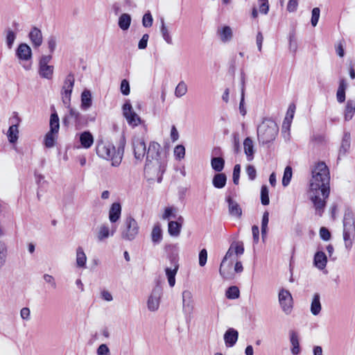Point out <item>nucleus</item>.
<instances>
[{
  "label": "nucleus",
  "instance_id": "f257e3e1",
  "mask_svg": "<svg viewBox=\"0 0 355 355\" xmlns=\"http://www.w3.org/2000/svg\"><path fill=\"white\" fill-rule=\"evenodd\" d=\"M311 174L308 194L315 214L322 216L330 194V172L324 162H319L313 166Z\"/></svg>",
  "mask_w": 355,
  "mask_h": 355
},
{
  "label": "nucleus",
  "instance_id": "f03ea898",
  "mask_svg": "<svg viewBox=\"0 0 355 355\" xmlns=\"http://www.w3.org/2000/svg\"><path fill=\"white\" fill-rule=\"evenodd\" d=\"M166 158L162 153V147L156 141L148 144L147 157L144 166V174L148 181L157 180L160 183L166 170Z\"/></svg>",
  "mask_w": 355,
  "mask_h": 355
},
{
  "label": "nucleus",
  "instance_id": "7ed1b4c3",
  "mask_svg": "<svg viewBox=\"0 0 355 355\" xmlns=\"http://www.w3.org/2000/svg\"><path fill=\"white\" fill-rule=\"evenodd\" d=\"M125 143V136L122 135L119 139L117 150H116L112 144L100 141L96 145V154L103 159L110 160L112 166H118L122 161Z\"/></svg>",
  "mask_w": 355,
  "mask_h": 355
},
{
  "label": "nucleus",
  "instance_id": "20e7f679",
  "mask_svg": "<svg viewBox=\"0 0 355 355\" xmlns=\"http://www.w3.org/2000/svg\"><path fill=\"white\" fill-rule=\"evenodd\" d=\"M278 126L272 120H265L257 128V137L259 143L266 144L275 140L278 133Z\"/></svg>",
  "mask_w": 355,
  "mask_h": 355
},
{
  "label": "nucleus",
  "instance_id": "39448f33",
  "mask_svg": "<svg viewBox=\"0 0 355 355\" xmlns=\"http://www.w3.org/2000/svg\"><path fill=\"white\" fill-rule=\"evenodd\" d=\"M139 232L137 220L131 216H127L121 227V239L131 241L136 239Z\"/></svg>",
  "mask_w": 355,
  "mask_h": 355
},
{
  "label": "nucleus",
  "instance_id": "423d86ee",
  "mask_svg": "<svg viewBox=\"0 0 355 355\" xmlns=\"http://www.w3.org/2000/svg\"><path fill=\"white\" fill-rule=\"evenodd\" d=\"M132 146L135 159L141 162L146 156L147 157L148 148L143 138L134 137L132 139Z\"/></svg>",
  "mask_w": 355,
  "mask_h": 355
},
{
  "label": "nucleus",
  "instance_id": "0eeeda50",
  "mask_svg": "<svg viewBox=\"0 0 355 355\" xmlns=\"http://www.w3.org/2000/svg\"><path fill=\"white\" fill-rule=\"evenodd\" d=\"M52 56L42 55L39 62V74L42 78L50 80L53 77L54 67L49 65V62L51 60Z\"/></svg>",
  "mask_w": 355,
  "mask_h": 355
},
{
  "label": "nucleus",
  "instance_id": "6e6552de",
  "mask_svg": "<svg viewBox=\"0 0 355 355\" xmlns=\"http://www.w3.org/2000/svg\"><path fill=\"white\" fill-rule=\"evenodd\" d=\"M123 115L128 123L132 126H137L141 123L140 117L133 110L131 103L127 101L122 107Z\"/></svg>",
  "mask_w": 355,
  "mask_h": 355
},
{
  "label": "nucleus",
  "instance_id": "1a4fd4ad",
  "mask_svg": "<svg viewBox=\"0 0 355 355\" xmlns=\"http://www.w3.org/2000/svg\"><path fill=\"white\" fill-rule=\"evenodd\" d=\"M169 261L171 266L165 268V272L169 286L171 287H173L175 284V275L179 269L178 257L176 255L172 254L169 257Z\"/></svg>",
  "mask_w": 355,
  "mask_h": 355
},
{
  "label": "nucleus",
  "instance_id": "9d476101",
  "mask_svg": "<svg viewBox=\"0 0 355 355\" xmlns=\"http://www.w3.org/2000/svg\"><path fill=\"white\" fill-rule=\"evenodd\" d=\"M279 302L283 311L288 315L293 309V297L291 293L286 289H281L279 292Z\"/></svg>",
  "mask_w": 355,
  "mask_h": 355
},
{
  "label": "nucleus",
  "instance_id": "9b49d317",
  "mask_svg": "<svg viewBox=\"0 0 355 355\" xmlns=\"http://www.w3.org/2000/svg\"><path fill=\"white\" fill-rule=\"evenodd\" d=\"M162 295V288L159 284L156 285L153 289L150 295L148 297L147 305L150 311H155L158 309L160 303V298Z\"/></svg>",
  "mask_w": 355,
  "mask_h": 355
},
{
  "label": "nucleus",
  "instance_id": "f8f14e48",
  "mask_svg": "<svg viewBox=\"0 0 355 355\" xmlns=\"http://www.w3.org/2000/svg\"><path fill=\"white\" fill-rule=\"evenodd\" d=\"M229 214L236 219H240L242 216V208L240 205L234 200L230 196L226 197Z\"/></svg>",
  "mask_w": 355,
  "mask_h": 355
},
{
  "label": "nucleus",
  "instance_id": "ddd939ff",
  "mask_svg": "<svg viewBox=\"0 0 355 355\" xmlns=\"http://www.w3.org/2000/svg\"><path fill=\"white\" fill-rule=\"evenodd\" d=\"M343 231L355 232V218L352 211L347 210L345 212L343 217Z\"/></svg>",
  "mask_w": 355,
  "mask_h": 355
},
{
  "label": "nucleus",
  "instance_id": "4468645a",
  "mask_svg": "<svg viewBox=\"0 0 355 355\" xmlns=\"http://www.w3.org/2000/svg\"><path fill=\"white\" fill-rule=\"evenodd\" d=\"M351 146V135L349 132H344L341 141V144L338 152V159L340 157L345 156L349 151Z\"/></svg>",
  "mask_w": 355,
  "mask_h": 355
},
{
  "label": "nucleus",
  "instance_id": "2eb2a0df",
  "mask_svg": "<svg viewBox=\"0 0 355 355\" xmlns=\"http://www.w3.org/2000/svg\"><path fill=\"white\" fill-rule=\"evenodd\" d=\"M16 55L19 60H28L32 57L31 49L26 43H21L16 50Z\"/></svg>",
  "mask_w": 355,
  "mask_h": 355
},
{
  "label": "nucleus",
  "instance_id": "dca6fc26",
  "mask_svg": "<svg viewBox=\"0 0 355 355\" xmlns=\"http://www.w3.org/2000/svg\"><path fill=\"white\" fill-rule=\"evenodd\" d=\"M115 232V229L110 230L108 225H101L98 227L96 232V239L98 241L103 242L105 239H108L110 236L114 235Z\"/></svg>",
  "mask_w": 355,
  "mask_h": 355
},
{
  "label": "nucleus",
  "instance_id": "f3484780",
  "mask_svg": "<svg viewBox=\"0 0 355 355\" xmlns=\"http://www.w3.org/2000/svg\"><path fill=\"white\" fill-rule=\"evenodd\" d=\"M183 311L186 313H191L193 310V295L191 291H184L182 292Z\"/></svg>",
  "mask_w": 355,
  "mask_h": 355
},
{
  "label": "nucleus",
  "instance_id": "a211bd4d",
  "mask_svg": "<svg viewBox=\"0 0 355 355\" xmlns=\"http://www.w3.org/2000/svg\"><path fill=\"white\" fill-rule=\"evenodd\" d=\"M239 333L234 329L230 328L224 334V340L226 346L233 347L238 340Z\"/></svg>",
  "mask_w": 355,
  "mask_h": 355
},
{
  "label": "nucleus",
  "instance_id": "6ab92c4d",
  "mask_svg": "<svg viewBox=\"0 0 355 355\" xmlns=\"http://www.w3.org/2000/svg\"><path fill=\"white\" fill-rule=\"evenodd\" d=\"M29 38L35 48L39 47L42 44V34L37 27L32 28L29 33Z\"/></svg>",
  "mask_w": 355,
  "mask_h": 355
},
{
  "label": "nucleus",
  "instance_id": "aec40b11",
  "mask_svg": "<svg viewBox=\"0 0 355 355\" xmlns=\"http://www.w3.org/2000/svg\"><path fill=\"white\" fill-rule=\"evenodd\" d=\"M121 206L119 202H114L109 211V219L111 223H116L121 217Z\"/></svg>",
  "mask_w": 355,
  "mask_h": 355
},
{
  "label": "nucleus",
  "instance_id": "412c9836",
  "mask_svg": "<svg viewBox=\"0 0 355 355\" xmlns=\"http://www.w3.org/2000/svg\"><path fill=\"white\" fill-rule=\"evenodd\" d=\"M321 310L322 304L320 302V295L318 293H315L313 295L310 311L312 315H318L321 312Z\"/></svg>",
  "mask_w": 355,
  "mask_h": 355
},
{
  "label": "nucleus",
  "instance_id": "4be33fe9",
  "mask_svg": "<svg viewBox=\"0 0 355 355\" xmlns=\"http://www.w3.org/2000/svg\"><path fill=\"white\" fill-rule=\"evenodd\" d=\"M313 263L315 267L320 270H322L326 267L327 263V257L324 252L318 251L315 254Z\"/></svg>",
  "mask_w": 355,
  "mask_h": 355
},
{
  "label": "nucleus",
  "instance_id": "5701e85b",
  "mask_svg": "<svg viewBox=\"0 0 355 355\" xmlns=\"http://www.w3.org/2000/svg\"><path fill=\"white\" fill-rule=\"evenodd\" d=\"M244 152L246 155L248 161H252L254 159V145L253 141L250 137L245 139L243 141Z\"/></svg>",
  "mask_w": 355,
  "mask_h": 355
},
{
  "label": "nucleus",
  "instance_id": "b1692460",
  "mask_svg": "<svg viewBox=\"0 0 355 355\" xmlns=\"http://www.w3.org/2000/svg\"><path fill=\"white\" fill-rule=\"evenodd\" d=\"M233 248H234V245H231L230 248H229V250L226 252L225 256L223 259L222 262H221L220 266L219 273L225 279H230V276L229 275V273L225 271V270L224 269V267H225V262H226L227 259L228 258H230L232 255V254L234 252Z\"/></svg>",
  "mask_w": 355,
  "mask_h": 355
},
{
  "label": "nucleus",
  "instance_id": "393cba45",
  "mask_svg": "<svg viewBox=\"0 0 355 355\" xmlns=\"http://www.w3.org/2000/svg\"><path fill=\"white\" fill-rule=\"evenodd\" d=\"M227 182V176L225 173H218L215 174L212 179V184L216 189L223 188Z\"/></svg>",
  "mask_w": 355,
  "mask_h": 355
},
{
  "label": "nucleus",
  "instance_id": "a878e982",
  "mask_svg": "<svg viewBox=\"0 0 355 355\" xmlns=\"http://www.w3.org/2000/svg\"><path fill=\"white\" fill-rule=\"evenodd\" d=\"M80 141L83 148H89L94 143V137L89 132L85 131L80 135Z\"/></svg>",
  "mask_w": 355,
  "mask_h": 355
},
{
  "label": "nucleus",
  "instance_id": "bb28decb",
  "mask_svg": "<svg viewBox=\"0 0 355 355\" xmlns=\"http://www.w3.org/2000/svg\"><path fill=\"white\" fill-rule=\"evenodd\" d=\"M355 113V101L348 100L344 112V119L345 121H350Z\"/></svg>",
  "mask_w": 355,
  "mask_h": 355
},
{
  "label": "nucleus",
  "instance_id": "cd10ccee",
  "mask_svg": "<svg viewBox=\"0 0 355 355\" xmlns=\"http://www.w3.org/2000/svg\"><path fill=\"white\" fill-rule=\"evenodd\" d=\"M68 108H69V113L71 118L72 122L75 123V125L76 127L81 125L85 121L84 117L76 110H75L71 107H69Z\"/></svg>",
  "mask_w": 355,
  "mask_h": 355
},
{
  "label": "nucleus",
  "instance_id": "c85d7f7f",
  "mask_svg": "<svg viewBox=\"0 0 355 355\" xmlns=\"http://www.w3.org/2000/svg\"><path fill=\"white\" fill-rule=\"evenodd\" d=\"M130 24L131 17L129 14L123 13L119 17L118 25L121 30L127 31L130 28Z\"/></svg>",
  "mask_w": 355,
  "mask_h": 355
},
{
  "label": "nucleus",
  "instance_id": "c756f323",
  "mask_svg": "<svg viewBox=\"0 0 355 355\" xmlns=\"http://www.w3.org/2000/svg\"><path fill=\"white\" fill-rule=\"evenodd\" d=\"M49 126V132L58 134L60 129V121L58 115L55 112L51 114Z\"/></svg>",
  "mask_w": 355,
  "mask_h": 355
},
{
  "label": "nucleus",
  "instance_id": "7c9ffc66",
  "mask_svg": "<svg viewBox=\"0 0 355 355\" xmlns=\"http://www.w3.org/2000/svg\"><path fill=\"white\" fill-rule=\"evenodd\" d=\"M290 340H291V343L293 346V347L291 349V352L294 355L298 354L300 352V349L298 336L295 331H290Z\"/></svg>",
  "mask_w": 355,
  "mask_h": 355
},
{
  "label": "nucleus",
  "instance_id": "2f4dec72",
  "mask_svg": "<svg viewBox=\"0 0 355 355\" xmlns=\"http://www.w3.org/2000/svg\"><path fill=\"white\" fill-rule=\"evenodd\" d=\"M92 95L91 92L85 89L81 94V107L83 110H87L92 105Z\"/></svg>",
  "mask_w": 355,
  "mask_h": 355
},
{
  "label": "nucleus",
  "instance_id": "473e14b6",
  "mask_svg": "<svg viewBox=\"0 0 355 355\" xmlns=\"http://www.w3.org/2000/svg\"><path fill=\"white\" fill-rule=\"evenodd\" d=\"M87 257L82 247L76 250V264L78 268H85Z\"/></svg>",
  "mask_w": 355,
  "mask_h": 355
},
{
  "label": "nucleus",
  "instance_id": "72a5a7b5",
  "mask_svg": "<svg viewBox=\"0 0 355 355\" xmlns=\"http://www.w3.org/2000/svg\"><path fill=\"white\" fill-rule=\"evenodd\" d=\"M211 166L212 168L216 172H220L223 170L225 166V160L220 157H214L211 159Z\"/></svg>",
  "mask_w": 355,
  "mask_h": 355
},
{
  "label": "nucleus",
  "instance_id": "f704fd0d",
  "mask_svg": "<svg viewBox=\"0 0 355 355\" xmlns=\"http://www.w3.org/2000/svg\"><path fill=\"white\" fill-rule=\"evenodd\" d=\"M354 239L355 232L351 233V232L343 231L345 247L347 250H350L352 249Z\"/></svg>",
  "mask_w": 355,
  "mask_h": 355
},
{
  "label": "nucleus",
  "instance_id": "c9c22d12",
  "mask_svg": "<svg viewBox=\"0 0 355 355\" xmlns=\"http://www.w3.org/2000/svg\"><path fill=\"white\" fill-rule=\"evenodd\" d=\"M160 32H161V34H162V36L164 40L168 44H173L172 37L170 34V32H169L168 28L166 26L164 20L163 19H161Z\"/></svg>",
  "mask_w": 355,
  "mask_h": 355
},
{
  "label": "nucleus",
  "instance_id": "e433bc0d",
  "mask_svg": "<svg viewBox=\"0 0 355 355\" xmlns=\"http://www.w3.org/2000/svg\"><path fill=\"white\" fill-rule=\"evenodd\" d=\"M18 134L19 130L17 125H12L10 126L7 133L9 142L11 144L17 142L18 139Z\"/></svg>",
  "mask_w": 355,
  "mask_h": 355
},
{
  "label": "nucleus",
  "instance_id": "4c0bfd02",
  "mask_svg": "<svg viewBox=\"0 0 355 355\" xmlns=\"http://www.w3.org/2000/svg\"><path fill=\"white\" fill-rule=\"evenodd\" d=\"M182 227L180 222L169 221L168 225V234L172 236H178L180 233Z\"/></svg>",
  "mask_w": 355,
  "mask_h": 355
},
{
  "label": "nucleus",
  "instance_id": "58836bf2",
  "mask_svg": "<svg viewBox=\"0 0 355 355\" xmlns=\"http://www.w3.org/2000/svg\"><path fill=\"white\" fill-rule=\"evenodd\" d=\"M57 137L58 134L49 131L44 137V146L49 148L53 147Z\"/></svg>",
  "mask_w": 355,
  "mask_h": 355
},
{
  "label": "nucleus",
  "instance_id": "ea45409f",
  "mask_svg": "<svg viewBox=\"0 0 355 355\" xmlns=\"http://www.w3.org/2000/svg\"><path fill=\"white\" fill-rule=\"evenodd\" d=\"M220 40L223 42H228L232 38V31L230 26H224L220 31H218Z\"/></svg>",
  "mask_w": 355,
  "mask_h": 355
},
{
  "label": "nucleus",
  "instance_id": "a19ab883",
  "mask_svg": "<svg viewBox=\"0 0 355 355\" xmlns=\"http://www.w3.org/2000/svg\"><path fill=\"white\" fill-rule=\"evenodd\" d=\"M152 241L155 243H159L162 239V230L159 225H155L151 233Z\"/></svg>",
  "mask_w": 355,
  "mask_h": 355
},
{
  "label": "nucleus",
  "instance_id": "79ce46f5",
  "mask_svg": "<svg viewBox=\"0 0 355 355\" xmlns=\"http://www.w3.org/2000/svg\"><path fill=\"white\" fill-rule=\"evenodd\" d=\"M6 42L7 46L9 49H12L14 42L16 39V33H15L10 28H7L6 30Z\"/></svg>",
  "mask_w": 355,
  "mask_h": 355
},
{
  "label": "nucleus",
  "instance_id": "37998d69",
  "mask_svg": "<svg viewBox=\"0 0 355 355\" xmlns=\"http://www.w3.org/2000/svg\"><path fill=\"white\" fill-rule=\"evenodd\" d=\"M268 221L269 213L266 211L263 213L261 220V235L263 239L266 236Z\"/></svg>",
  "mask_w": 355,
  "mask_h": 355
},
{
  "label": "nucleus",
  "instance_id": "c03bdc74",
  "mask_svg": "<svg viewBox=\"0 0 355 355\" xmlns=\"http://www.w3.org/2000/svg\"><path fill=\"white\" fill-rule=\"evenodd\" d=\"M292 168L290 166H287L284 172V175L282 178V185L284 187H286L289 184L292 178Z\"/></svg>",
  "mask_w": 355,
  "mask_h": 355
},
{
  "label": "nucleus",
  "instance_id": "a18cd8bd",
  "mask_svg": "<svg viewBox=\"0 0 355 355\" xmlns=\"http://www.w3.org/2000/svg\"><path fill=\"white\" fill-rule=\"evenodd\" d=\"M187 92V86L184 81H180L177 85L175 90V95L180 98L186 94Z\"/></svg>",
  "mask_w": 355,
  "mask_h": 355
},
{
  "label": "nucleus",
  "instance_id": "49530a36",
  "mask_svg": "<svg viewBox=\"0 0 355 355\" xmlns=\"http://www.w3.org/2000/svg\"><path fill=\"white\" fill-rule=\"evenodd\" d=\"M74 82H75V79H74V76L72 73H69L64 82V85L62 86V90L64 91V90H69V91H71L72 92V89H73V85H74Z\"/></svg>",
  "mask_w": 355,
  "mask_h": 355
},
{
  "label": "nucleus",
  "instance_id": "de8ad7c7",
  "mask_svg": "<svg viewBox=\"0 0 355 355\" xmlns=\"http://www.w3.org/2000/svg\"><path fill=\"white\" fill-rule=\"evenodd\" d=\"M269 191L266 185H263L261 189V202L263 205H268L270 202Z\"/></svg>",
  "mask_w": 355,
  "mask_h": 355
},
{
  "label": "nucleus",
  "instance_id": "09e8293b",
  "mask_svg": "<svg viewBox=\"0 0 355 355\" xmlns=\"http://www.w3.org/2000/svg\"><path fill=\"white\" fill-rule=\"evenodd\" d=\"M228 299H236L239 297V290L235 286H230L227 288L225 293Z\"/></svg>",
  "mask_w": 355,
  "mask_h": 355
},
{
  "label": "nucleus",
  "instance_id": "8fccbe9b",
  "mask_svg": "<svg viewBox=\"0 0 355 355\" xmlns=\"http://www.w3.org/2000/svg\"><path fill=\"white\" fill-rule=\"evenodd\" d=\"M7 257V248L6 245L0 241V270L4 266Z\"/></svg>",
  "mask_w": 355,
  "mask_h": 355
},
{
  "label": "nucleus",
  "instance_id": "3c124183",
  "mask_svg": "<svg viewBox=\"0 0 355 355\" xmlns=\"http://www.w3.org/2000/svg\"><path fill=\"white\" fill-rule=\"evenodd\" d=\"M171 218H176V209L173 207H166L162 216L163 220H169Z\"/></svg>",
  "mask_w": 355,
  "mask_h": 355
},
{
  "label": "nucleus",
  "instance_id": "603ef678",
  "mask_svg": "<svg viewBox=\"0 0 355 355\" xmlns=\"http://www.w3.org/2000/svg\"><path fill=\"white\" fill-rule=\"evenodd\" d=\"M244 95H245V80L242 78L241 98L239 103L240 113L244 116L246 114V110L244 107Z\"/></svg>",
  "mask_w": 355,
  "mask_h": 355
},
{
  "label": "nucleus",
  "instance_id": "864d4df0",
  "mask_svg": "<svg viewBox=\"0 0 355 355\" xmlns=\"http://www.w3.org/2000/svg\"><path fill=\"white\" fill-rule=\"evenodd\" d=\"M153 22V19L152 15L150 14V12L149 11H148L143 16L142 25L145 28H149V27L152 26Z\"/></svg>",
  "mask_w": 355,
  "mask_h": 355
},
{
  "label": "nucleus",
  "instance_id": "5fc2aeb1",
  "mask_svg": "<svg viewBox=\"0 0 355 355\" xmlns=\"http://www.w3.org/2000/svg\"><path fill=\"white\" fill-rule=\"evenodd\" d=\"M71 93H72V92L69 91V89L64 90V91L62 90L61 94H62V102L67 107H70Z\"/></svg>",
  "mask_w": 355,
  "mask_h": 355
},
{
  "label": "nucleus",
  "instance_id": "6e6d98bb",
  "mask_svg": "<svg viewBox=\"0 0 355 355\" xmlns=\"http://www.w3.org/2000/svg\"><path fill=\"white\" fill-rule=\"evenodd\" d=\"M320 10L319 8H314L311 12V25L315 26L318 22L320 18Z\"/></svg>",
  "mask_w": 355,
  "mask_h": 355
},
{
  "label": "nucleus",
  "instance_id": "4d7b16f0",
  "mask_svg": "<svg viewBox=\"0 0 355 355\" xmlns=\"http://www.w3.org/2000/svg\"><path fill=\"white\" fill-rule=\"evenodd\" d=\"M174 155L178 159H181L184 157L185 148L183 145H178L174 148Z\"/></svg>",
  "mask_w": 355,
  "mask_h": 355
},
{
  "label": "nucleus",
  "instance_id": "13d9d810",
  "mask_svg": "<svg viewBox=\"0 0 355 355\" xmlns=\"http://www.w3.org/2000/svg\"><path fill=\"white\" fill-rule=\"evenodd\" d=\"M240 173H241V166H240V164H236L234 167L233 175H232L233 182L236 185L239 184Z\"/></svg>",
  "mask_w": 355,
  "mask_h": 355
},
{
  "label": "nucleus",
  "instance_id": "bf43d9fd",
  "mask_svg": "<svg viewBox=\"0 0 355 355\" xmlns=\"http://www.w3.org/2000/svg\"><path fill=\"white\" fill-rule=\"evenodd\" d=\"M231 245H234L233 251L237 255H241L244 252V247L242 241L233 242Z\"/></svg>",
  "mask_w": 355,
  "mask_h": 355
},
{
  "label": "nucleus",
  "instance_id": "052dcab7",
  "mask_svg": "<svg viewBox=\"0 0 355 355\" xmlns=\"http://www.w3.org/2000/svg\"><path fill=\"white\" fill-rule=\"evenodd\" d=\"M120 89L121 93L127 96L130 94V85L126 79H123L121 83Z\"/></svg>",
  "mask_w": 355,
  "mask_h": 355
},
{
  "label": "nucleus",
  "instance_id": "680f3d73",
  "mask_svg": "<svg viewBox=\"0 0 355 355\" xmlns=\"http://www.w3.org/2000/svg\"><path fill=\"white\" fill-rule=\"evenodd\" d=\"M207 260V251L206 249H202L199 252V265L200 266H205Z\"/></svg>",
  "mask_w": 355,
  "mask_h": 355
},
{
  "label": "nucleus",
  "instance_id": "e2e57ef3",
  "mask_svg": "<svg viewBox=\"0 0 355 355\" xmlns=\"http://www.w3.org/2000/svg\"><path fill=\"white\" fill-rule=\"evenodd\" d=\"M320 236L324 241H329L331 239V233L329 230L324 227L320 229Z\"/></svg>",
  "mask_w": 355,
  "mask_h": 355
},
{
  "label": "nucleus",
  "instance_id": "0e129e2a",
  "mask_svg": "<svg viewBox=\"0 0 355 355\" xmlns=\"http://www.w3.org/2000/svg\"><path fill=\"white\" fill-rule=\"evenodd\" d=\"M297 48V42L295 38L294 33H291L289 35V49L291 51L295 52Z\"/></svg>",
  "mask_w": 355,
  "mask_h": 355
},
{
  "label": "nucleus",
  "instance_id": "69168bd1",
  "mask_svg": "<svg viewBox=\"0 0 355 355\" xmlns=\"http://www.w3.org/2000/svg\"><path fill=\"white\" fill-rule=\"evenodd\" d=\"M96 353L98 355H110V351L107 345L101 344L97 349Z\"/></svg>",
  "mask_w": 355,
  "mask_h": 355
},
{
  "label": "nucleus",
  "instance_id": "338daca9",
  "mask_svg": "<svg viewBox=\"0 0 355 355\" xmlns=\"http://www.w3.org/2000/svg\"><path fill=\"white\" fill-rule=\"evenodd\" d=\"M246 173L251 180H254L257 177V171L252 165L246 167Z\"/></svg>",
  "mask_w": 355,
  "mask_h": 355
},
{
  "label": "nucleus",
  "instance_id": "774afa93",
  "mask_svg": "<svg viewBox=\"0 0 355 355\" xmlns=\"http://www.w3.org/2000/svg\"><path fill=\"white\" fill-rule=\"evenodd\" d=\"M149 39L148 34H144L138 43L139 49H145L147 47L148 41Z\"/></svg>",
  "mask_w": 355,
  "mask_h": 355
}]
</instances>
